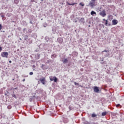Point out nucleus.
Masks as SVG:
<instances>
[{
    "instance_id": "32",
    "label": "nucleus",
    "mask_w": 124,
    "mask_h": 124,
    "mask_svg": "<svg viewBox=\"0 0 124 124\" xmlns=\"http://www.w3.org/2000/svg\"><path fill=\"white\" fill-rule=\"evenodd\" d=\"M42 1H43V0H42Z\"/></svg>"
},
{
    "instance_id": "13",
    "label": "nucleus",
    "mask_w": 124,
    "mask_h": 124,
    "mask_svg": "<svg viewBox=\"0 0 124 124\" xmlns=\"http://www.w3.org/2000/svg\"><path fill=\"white\" fill-rule=\"evenodd\" d=\"M96 116H97V114H95V113H93L91 115V117H92V118H95V117H96Z\"/></svg>"
},
{
    "instance_id": "20",
    "label": "nucleus",
    "mask_w": 124,
    "mask_h": 124,
    "mask_svg": "<svg viewBox=\"0 0 124 124\" xmlns=\"http://www.w3.org/2000/svg\"><path fill=\"white\" fill-rule=\"evenodd\" d=\"M102 52H109V50H104L102 51Z\"/></svg>"
},
{
    "instance_id": "25",
    "label": "nucleus",
    "mask_w": 124,
    "mask_h": 124,
    "mask_svg": "<svg viewBox=\"0 0 124 124\" xmlns=\"http://www.w3.org/2000/svg\"><path fill=\"white\" fill-rule=\"evenodd\" d=\"M91 6H93V3H90Z\"/></svg>"
},
{
    "instance_id": "6",
    "label": "nucleus",
    "mask_w": 124,
    "mask_h": 124,
    "mask_svg": "<svg viewBox=\"0 0 124 124\" xmlns=\"http://www.w3.org/2000/svg\"><path fill=\"white\" fill-rule=\"evenodd\" d=\"M118 21L116 19H113L112 20V24L113 25H116L118 24Z\"/></svg>"
},
{
    "instance_id": "3",
    "label": "nucleus",
    "mask_w": 124,
    "mask_h": 124,
    "mask_svg": "<svg viewBox=\"0 0 124 124\" xmlns=\"http://www.w3.org/2000/svg\"><path fill=\"white\" fill-rule=\"evenodd\" d=\"M40 81L41 82L42 84L43 85H45L46 81V78H40Z\"/></svg>"
},
{
    "instance_id": "5",
    "label": "nucleus",
    "mask_w": 124,
    "mask_h": 124,
    "mask_svg": "<svg viewBox=\"0 0 124 124\" xmlns=\"http://www.w3.org/2000/svg\"><path fill=\"white\" fill-rule=\"evenodd\" d=\"M93 91L94 93H98L100 91L98 87H93Z\"/></svg>"
},
{
    "instance_id": "34",
    "label": "nucleus",
    "mask_w": 124,
    "mask_h": 124,
    "mask_svg": "<svg viewBox=\"0 0 124 124\" xmlns=\"http://www.w3.org/2000/svg\"><path fill=\"white\" fill-rule=\"evenodd\" d=\"M20 40H21V39H20Z\"/></svg>"
},
{
    "instance_id": "28",
    "label": "nucleus",
    "mask_w": 124,
    "mask_h": 124,
    "mask_svg": "<svg viewBox=\"0 0 124 124\" xmlns=\"http://www.w3.org/2000/svg\"><path fill=\"white\" fill-rule=\"evenodd\" d=\"M25 81V78L23 79V82H24Z\"/></svg>"
},
{
    "instance_id": "14",
    "label": "nucleus",
    "mask_w": 124,
    "mask_h": 124,
    "mask_svg": "<svg viewBox=\"0 0 124 124\" xmlns=\"http://www.w3.org/2000/svg\"><path fill=\"white\" fill-rule=\"evenodd\" d=\"M56 57H57V55L56 54H53L51 55V58L53 59V58H56Z\"/></svg>"
},
{
    "instance_id": "27",
    "label": "nucleus",
    "mask_w": 124,
    "mask_h": 124,
    "mask_svg": "<svg viewBox=\"0 0 124 124\" xmlns=\"http://www.w3.org/2000/svg\"><path fill=\"white\" fill-rule=\"evenodd\" d=\"M95 0H91V1H92L93 2H95Z\"/></svg>"
},
{
    "instance_id": "8",
    "label": "nucleus",
    "mask_w": 124,
    "mask_h": 124,
    "mask_svg": "<svg viewBox=\"0 0 124 124\" xmlns=\"http://www.w3.org/2000/svg\"><path fill=\"white\" fill-rule=\"evenodd\" d=\"M62 62H63L64 63H66L67 62H68V60L67 59H64V60H62Z\"/></svg>"
},
{
    "instance_id": "7",
    "label": "nucleus",
    "mask_w": 124,
    "mask_h": 124,
    "mask_svg": "<svg viewBox=\"0 0 124 124\" xmlns=\"http://www.w3.org/2000/svg\"><path fill=\"white\" fill-rule=\"evenodd\" d=\"M108 19L109 21L113 20V16L111 15H109L108 16Z\"/></svg>"
},
{
    "instance_id": "17",
    "label": "nucleus",
    "mask_w": 124,
    "mask_h": 124,
    "mask_svg": "<svg viewBox=\"0 0 124 124\" xmlns=\"http://www.w3.org/2000/svg\"><path fill=\"white\" fill-rule=\"evenodd\" d=\"M79 5L82 6V7H84L85 4L83 2H80L79 3Z\"/></svg>"
},
{
    "instance_id": "1",
    "label": "nucleus",
    "mask_w": 124,
    "mask_h": 124,
    "mask_svg": "<svg viewBox=\"0 0 124 124\" xmlns=\"http://www.w3.org/2000/svg\"><path fill=\"white\" fill-rule=\"evenodd\" d=\"M9 54L7 52H3L1 53V56L3 58H8Z\"/></svg>"
},
{
    "instance_id": "26",
    "label": "nucleus",
    "mask_w": 124,
    "mask_h": 124,
    "mask_svg": "<svg viewBox=\"0 0 124 124\" xmlns=\"http://www.w3.org/2000/svg\"><path fill=\"white\" fill-rule=\"evenodd\" d=\"M31 2H34V0H31Z\"/></svg>"
},
{
    "instance_id": "19",
    "label": "nucleus",
    "mask_w": 124,
    "mask_h": 124,
    "mask_svg": "<svg viewBox=\"0 0 124 124\" xmlns=\"http://www.w3.org/2000/svg\"><path fill=\"white\" fill-rule=\"evenodd\" d=\"M74 84L75 86H79V83L76 82H74Z\"/></svg>"
},
{
    "instance_id": "2",
    "label": "nucleus",
    "mask_w": 124,
    "mask_h": 124,
    "mask_svg": "<svg viewBox=\"0 0 124 124\" xmlns=\"http://www.w3.org/2000/svg\"><path fill=\"white\" fill-rule=\"evenodd\" d=\"M49 80H50L51 81H54V82H57L58 81V78L56 77L50 76L49 77Z\"/></svg>"
},
{
    "instance_id": "22",
    "label": "nucleus",
    "mask_w": 124,
    "mask_h": 124,
    "mask_svg": "<svg viewBox=\"0 0 124 124\" xmlns=\"http://www.w3.org/2000/svg\"><path fill=\"white\" fill-rule=\"evenodd\" d=\"M1 29H2V26L0 24V31H1Z\"/></svg>"
},
{
    "instance_id": "31",
    "label": "nucleus",
    "mask_w": 124,
    "mask_h": 124,
    "mask_svg": "<svg viewBox=\"0 0 124 124\" xmlns=\"http://www.w3.org/2000/svg\"><path fill=\"white\" fill-rule=\"evenodd\" d=\"M65 89H66V86H65Z\"/></svg>"
},
{
    "instance_id": "12",
    "label": "nucleus",
    "mask_w": 124,
    "mask_h": 124,
    "mask_svg": "<svg viewBox=\"0 0 124 124\" xmlns=\"http://www.w3.org/2000/svg\"><path fill=\"white\" fill-rule=\"evenodd\" d=\"M116 107L117 108H122V106L120 105V104H118L116 105Z\"/></svg>"
},
{
    "instance_id": "18",
    "label": "nucleus",
    "mask_w": 124,
    "mask_h": 124,
    "mask_svg": "<svg viewBox=\"0 0 124 124\" xmlns=\"http://www.w3.org/2000/svg\"><path fill=\"white\" fill-rule=\"evenodd\" d=\"M44 67H45V65L42 64L41 68V69H45Z\"/></svg>"
},
{
    "instance_id": "15",
    "label": "nucleus",
    "mask_w": 124,
    "mask_h": 124,
    "mask_svg": "<svg viewBox=\"0 0 124 124\" xmlns=\"http://www.w3.org/2000/svg\"><path fill=\"white\" fill-rule=\"evenodd\" d=\"M67 4L68 5H75L76 4H77V3H73L72 4H70L69 2H67Z\"/></svg>"
},
{
    "instance_id": "11",
    "label": "nucleus",
    "mask_w": 124,
    "mask_h": 124,
    "mask_svg": "<svg viewBox=\"0 0 124 124\" xmlns=\"http://www.w3.org/2000/svg\"><path fill=\"white\" fill-rule=\"evenodd\" d=\"M107 114V112L105 111L104 112H102L101 116H106Z\"/></svg>"
},
{
    "instance_id": "9",
    "label": "nucleus",
    "mask_w": 124,
    "mask_h": 124,
    "mask_svg": "<svg viewBox=\"0 0 124 124\" xmlns=\"http://www.w3.org/2000/svg\"><path fill=\"white\" fill-rule=\"evenodd\" d=\"M103 20L104 21H105V22L104 23V24L106 26H107L108 24V21L107 20H106L105 18H104Z\"/></svg>"
},
{
    "instance_id": "16",
    "label": "nucleus",
    "mask_w": 124,
    "mask_h": 124,
    "mask_svg": "<svg viewBox=\"0 0 124 124\" xmlns=\"http://www.w3.org/2000/svg\"><path fill=\"white\" fill-rule=\"evenodd\" d=\"M14 3L16 4H18V3H19L18 0H14Z\"/></svg>"
},
{
    "instance_id": "4",
    "label": "nucleus",
    "mask_w": 124,
    "mask_h": 124,
    "mask_svg": "<svg viewBox=\"0 0 124 124\" xmlns=\"http://www.w3.org/2000/svg\"><path fill=\"white\" fill-rule=\"evenodd\" d=\"M100 15L104 17L105 16H106V14L105 13V10L102 11L101 12H100Z\"/></svg>"
},
{
    "instance_id": "10",
    "label": "nucleus",
    "mask_w": 124,
    "mask_h": 124,
    "mask_svg": "<svg viewBox=\"0 0 124 124\" xmlns=\"http://www.w3.org/2000/svg\"><path fill=\"white\" fill-rule=\"evenodd\" d=\"M91 15L92 16H93V15H96V13L95 12L93 11H91Z\"/></svg>"
},
{
    "instance_id": "29",
    "label": "nucleus",
    "mask_w": 124,
    "mask_h": 124,
    "mask_svg": "<svg viewBox=\"0 0 124 124\" xmlns=\"http://www.w3.org/2000/svg\"><path fill=\"white\" fill-rule=\"evenodd\" d=\"M9 62V63H11V62H12V61H10Z\"/></svg>"
},
{
    "instance_id": "23",
    "label": "nucleus",
    "mask_w": 124,
    "mask_h": 124,
    "mask_svg": "<svg viewBox=\"0 0 124 124\" xmlns=\"http://www.w3.org/2000/svg\"><path fill=\"white\" fill-rule=\"evenodd\" d=\"M12 97H14V98H16V95H15V94H13L12 95Z\"/></svg>"
},
{
    "instance_id": "21",
    "label": "nucleus",
    "mask_w": 124,
    "mask_h": 124,
    "mask_svg": "<svg viewBox=\"0 0 124 124\" xmlns=\"http://www.w3.org/2000/svg\"><path fill=\"white\" fill-rule=\"evenodd\" d=\"M30 76L33 75V72H31L30 73Z\"/></svg>"
},
{
    "instance_id": "30",
    "label": "nucleus",
    "mask_w": 124,
    "mask_h": 124,
    "mask_svg": "<svg viewBox=\"0 0 124 124\" xmlns=\"http://www.w3.org/2000/svg\"><path fill=\"white\" fill-rule=\"evenodd\" d=\"M30 23H31V24H32V22H31V21H30Z\"/></svg>"
},
{
    "instance_id": "33",
    "label": "nucleus",
    "mask_w": 124,
    "mask_h": 124,
    "mask_svg": "<svg viewBox=\"0 0 124 124\" xmlns=\"http://www.w3.org/2000/svg\"><path fill=\"white\" fill-rule=\"evenodd\" d=\"M13 80H14V79H13Z\"/></svg>"
},
{
    "instance_id": "24",
    "label": "nucleus",
    "mask_w": 124,
    "mask_h": 124,
    "mask_svg": "<svg viewBox=\"0 0 124 124\" xmlns=\"http://www.w3.org/2000/svg\"><path fill=\"white\" fill-rule=\"evenodd\" d=\"M84 20V18H81V19H80V21H83Z\"/></svg>"
}]
</instances>
